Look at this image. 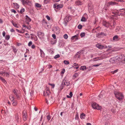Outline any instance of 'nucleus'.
<instances>
[{
  "label": "nucleus",
  "mask_w": 125,
  "mask_h": 125,
  "mask_svg": "<svg viewBox=\"0 0 125 125\" xmlns=\"http://www.w3.org/2000/svg\"><path fill=\"white\" fill-rule=\"evenodd\" d=\"M35 48V46L34 45H32L31 46V48L32 49H34Z\"/></svg>",
  "instance_id": "obj_61"
},
{
  "label": "nucleus",
  "mask_w": 125,
  "mask_h": 125,
  "mask_svg": "<svg viewBox=\"0 0 125 125\" xmlns=\"http://www.w3.org/2000/svg\"><path fill=\"white\" fill-rule=\"evenodd\" d=\"M15 117V119L17 121V122H19L20 119V118L19 116L17 114H16Z\"/></svg>",
  "instance_id": "obj_16"
},
{
  "label": "nucleus",
  "mask_w": 125,
  "mask_h": 125,
  "mask_svg": "<svg viewBox=\"0 0 125 125\" xmlns=\"http://www.w3.org/2000/svg\"><path fill=\"white\" fill-rule=\"evenodd\" d=\"M42 23H45L46 24L47 23V22L45 21L44 19H43L42 21Z\"/></svg>",
  "instance_id": "obj_54"
},
{
  "label": "nucleus",
  "mask_w": 125,
  "mask_h": 125,
  "mask_svg": "<svg viewBox=\"0 0 125 125\" xmlns=\"http://www.w3.org/2000/svg\"><path fill=\"white\" fill-rule=\"evenodd\" d=\"M4 73H5V75H6V76H7V77H8V76H9V74L7 73H3V74Z\"/></svg>",
  "instance_id": "obj_55"
},
{
  "label": "nucleus",
  "mask_w": 125,
  "mask_h": 125,
  "mask_svg": "<svg viewBox=\"0 0 125 125\" xmlns=\"http://www.w3.org/2000/svg\"><path fill=\"white\" fill-rule=\"evenodd\" d=\"M13 92L15 95L17 94V90L16 89H14L13 91Z\"/></svg>",
  "instance_id": "obj_35"
},
{
  "label": "nucleus",
  "mask_w": 125,
  "mask_h": 125,
  "mask_svg": "<svg viewBox=\"0 0 125 125\" xmlns=\"http://www.w3.org/2000/svg\"><path fill=\"white\" fill-rule=\"evenodd\" d=\"M16 97H17V98L18 99H20V96H19L18 95V94H17V95H16Z\"/></svg>",
  "instance_id": "obj_56"
},
{
  "label": "nucleus",
  "mask_w": 125,
  "mask_h": 125,
  "mask_svg": "<svg viewBox=\"0 0 125 125\" xmlns=\"http://www.w3.org/2000/svg\"><path fill=\"white\" fill-rule=\"evenodd\" d=\"M40 52L41 56L42 57H44L45 55L44 53L41 49H40Z\"/></svg>",
  "instance_id": "obj_14"
},
{
  "label": "nucleus",
  "mask_w": 125,
  "mask_h": 125,
  "mask_svg": "<svg viewBox=\"0 0 125 125\" xmlns=\"http://www.w3.org/2000/svg\"><path fill=\"white\" fill-rule=\"evenodd\" d=\"M51 116L50 115H48L47 116V119L48 120H50L51 119Z\"/></svg>",
  "instance_id": "obj_49"
},
{
  "label": "nucleus",
  "mask_w": 125,
  "mask_h": 125,
  "mask_svg": "<svg viewBox=\"0 0 125 125\" xmlns=\"http://www.w3.org/2000/svg\"><path fill=\"white\" fill-rule=\"evenodd\" d=\"M84 51V50H81L79 51L78 52H77V53H78L79 54H80L81 53H83V52H82L83 51Z\"/></svg>",
  "instance_id": "obj_48"
},
{
  "label": "nucleus",
  "mask_w": 125,
  "mask_h": 125,
  "mask_svg": "<svg viewBox=\"0 0 125 125\" xmlns=\"http://www.w3.org/2000/svg\"><path fill=\"white\" fill-rule=\"evenodd\" d=\"M12 23L13 25L15 27L17 28H18L19 27L18 26L17 24L15 23H14L13 21H12Z\"/></svg>",
  "instance_id": "obj_27"
},
{
  "label": "nucleus",
  "mask_w": 125,
  "mask_h": 125,
  "mask_svg": "<svg viewBox=\"0 0 125 125\" xmlns=\"http://www.w3.org/2000/svg\"><path fill=\"white\" fill-rule=\"evenodd\" d=\"M75 4L77 5H81L82 4V2L80 0H77L76 1Z\"/></svg>",
  "instance_id": "obj_15"
},
{
  "label": "nucleus",
  "mask_w": 125,
  "mask_h": 125,
  "mask_svg": "<svg viewBox=\"0 0 125 125\" xmlns=\"http://www.w3.org/2000/svg\"><path fill=\"white\" fill-rule=\"evenodd\" d=\"M46 93L47 95H48L50 94V90L49 89H46Z\"/></svg>",
  "instance_id": "obj_26"
},
{
  "label": "nucleus",
  "mask_w": 125,
  "mask_h": 125,
  "mask_svg": "<svg viewBox=\"0 0 125 125\" xmlns=\"http://www.w3.org/2000/svg\"><path fill=\"white\" fill-rule=\"evenodd\" d=\"M60 57V56L59 54H57L55 55L54 57V58L55 59H57V58H59Z\"/></svg>",
  "instance_id": "obj_38"
},
{
  "label": "nucleus",
  "mask_w": 125,
  "mask_h": 125,
  "mask_svg": "<svg viewBox=\"0 0 125 125\" xmlns=\"http://www.w3.org/2000/svg\"><path fill=\"white\" fill-rule=\"evenodd\" d=\"M119 37L118 35H116L114 36L113 38V40L115 41H117L119 40Z\"/></svg>",
  "instance_id": "obj_11"
},
{
  "label": "nucleus",
  "mask_w": 125,
  "mask_h": 125,
  "mask_svg": "<svg viewBox=\"0 0 125 125\" xmlns=\"http://www.w3.org/2000/svg\"><path fill=\"white\" fill-rule=\"evenodd\" d=\"M78 64H77L76 63H74L73 65L74 66H73L72 67H74V66H75L77 65H78Z\"/></svg>",
  "instance_id": "obj_62"
},
{
  "label": "nucleus",
  "mask_w": 125,
  "mask_h": 125,
  "mask_svg": "<svg viewBox=\"0 0 125 125\" xmlns=\"http://www.w3.org/2000/svg\"><path fill=\"white\" fill-rule=\"evenodd\" d=\"M96 46L99 49H102L104 47V46L101 45H97Z\"/></svg>",
  "instance_id": "obj_23"
},
{
  "label": "nucleus",
  "mask_w": 125,
  "mask_h": 125,
  "mask_svg": "<svg viewBox=\"0 0 125 125\" xmlns=\"http://www.w3.org/2000/svg\"><path fill=\"white\" fill-rule=\"evenodd\" d=\"M116 4V3L115 2H113V1H111V2H109V3H108V4L109 5H107V6H108V5L109 6L110 5H115V4Z\"/></svg>",
  "instance_id": "obj_20"
},
{
  "label": "nucleus",
  "mask_w": 125,
  "mask_h": 125,
  "mask_svg": "<svg viewBox=\"0 0 125 125\" xmlns=\"http://www.w3.org/2000/svg\"><path fill=\"white\" fill-rule=\"evenodd\" d=\"M106 34L104 32H101L100 33H98L96 34V37L98 38H100L102 36H106Z\"/></svg>",
  "instance_id": "obj_5"
},
{
  "label": "nucleus",
  "mask_w": 125,
  "mask_h": 125,
  "mask_svg": "<svg viewBox=\"0 0 125 125\" xmlns=\"http://www.w3.org/2000/svg\"><path fill=\"white\" fill-rule=\"evenodd\" d=\"M49 1V0H44V2L45 3L47 4Z\"/></svg>",
  "instance_id": "obj_53"
},
{
  "label": "nucleus",
  "mask_w": 125,
  "mask_h": 125,
  "mask_svg": "<svg viewBox=\"0 0 125 125\" xmlns=\"http://www.w3.org/2000/svg\"><path fill=\"white\" fill-rule=\"evenodd\" d=\"M52 31L57 34H58L60 33V31L59 28L58 27H53Z\"/></svg>",
  "instance_id": "obj_4"
},
{
  "label": "nucleus",
  "mask_w": 125,
  "mask_h": 125,
  "mask_svg": "<svg viewBox=\"0 0 125 125\" xmlns=\"http://www.w3.org/2000/svg\"><path fill=\"white\" fill-rule=\"evenodd\" d=\"M88 9L89 11H92L93 10V8L92 6L88 5Z\"/></svg>",
  "instance_id": "obj_28"
},
{
  "label": "nucleus",
  "mask_w": 125,
  "mask_h": 125,
  "mask_svg": "<svg viewBox=\"0 0 125 125\" xmlns=\"http://www.w3.org/2000/svg\"><path fill=\"white\" fill-rule=\"evenodd\" d=\"M52 36L54 39H55L56 38V36L55 34H52Z\"/></svg>",
  "instance_id": "obj_51"
},
{
  "label": "nucleus",
  "mask_w": 125,
  "mask_h": 125,
  "mask_svg": "<svg viewBox=\"0 0 125 125\" xmlns=\"http://www.w3.org/2000/svg\"><path fill=\"white\" fill-rule=\"evenodd\" d=\"M22 115L23 119L24 121L26 120L27 119L28 116L27 113L24 110L23 112Z\"/></svg>",
  "instance_id": "obj_3"
},
{
  "label": "nucleus",
  "mask_w": 125,
  "mask_h": 125,
  "mask_svg": "<svg viewBox=\"0 0 125 125\" xmlns=\"http://www.w3.org/2000/svg\"><path fill=\"white\" fill-rule=\"evenodd\" d=\"M0 80H1L2 82L5 84H6L7 83V82L2 77L1 78V79Z\"/></svg>",
  "instance_id": "obj_29"
},
{
  "label": "nucleus",
  "mask_w": 125,
  "mask_h": 125,
  "mask_svg": "<svg viewBox=\"0 0 125 125\" xmlns=\"http://www.w3.org/2000/svg\"><path fill=\"white\" fill-rule=\"evenodd\" d=\"M85 35V33L84 32H82L80 34V36L82 37H84Z\"/></svg>",
  "instance_id": "obj_36"
},
{
  "label": "nucleus",
  "mask_w": 125,
  "mask_h": 125,
  "mask_svg": "<svg viewBox=\"0 0 125 125\" xmlns=\"http://www.w3.org/2000/svg\"><path fill=\"white\" fill-rule=\"evenodd\" d=\"M125 15V11H124V13H120L119 14V16L121 15V16H124Z\"/></svg>",
  "instance_id": "obj_39"
},
{
  "label": "nucleus",
  "mask_w": 125,
  "mask_h": 125,
  "mask_svg": "<svg viewBox=\"0 0 125 125\" xmlns=\"http://www.w3.org/2000/svg\"><path fill=\"white\" fill-rule=\"evenodd\" d=\"M37 35L39 37L40 36L42 37L44 36V33L42 32H37Z\"/></svg>",
  "instance_id": "obj_13"
},
{
  "label": "nucleus",
  "mask_w": 125,
  "mask_h": 125,
  "mask_svg": "<svg viewBox=\"0 0 125 125\" xmlns=\"http://www.w3.org/2000/svg\"><path fill=\"white\" fill-rule=\"evenodd\" d=\"M11 11L12 12H14V13H16V11L14 9H12L11 10Z\"/></svg>",
  "instance_id": "obj_46"
},
{
  "label": "nucleus",
  "mask_w": 125,
  "mask_h": 125,
  "mask_svg": "<svg viewBox=\"0 0 125 125\" xmlns=\"http://www.w3.org/2000/svg\"><path fill=\"white\" fill-rule=\"evenodd\" d=\"M103 25L105 27H108L109 26L110 24L109 22L105 21L103 22Z\"/></svg>",
  "instance_id": "obj_8"
},
{
  "label": "nucleus",
  "mask_w": 125,
  "mask_h": 125,
  "mask_svg": "<svg viewBox=\"0 0 125 125\" xmlns=\"http://www.w3.org/2000/svg\"><path fill=\"white\" fill-rule=\"evenodd\" d=\"M113 25L114 26H114L115 25L116 22L115 21H113Z\"/></svg>",
  "instance_id": "obj_60"
},
{
  "label": "nucleus",
  "mask_w": 125,
  "mask_h": 125,
  "mask_svg": "<svg viewBox=\"0 0 125 125\" xmlns=\"http://www.w3.org/2000/svg\"><path fill=\"white\" fill-rule=\"evenodd\" d=\"M66 19L67 21H64L63 22V24H64L65 26H67V22L68 21H67V18Z\"/></svg>",
  "instance_id": "obj_34"
},
{
  "label": "nucleus",
  "mask_w": 125,
  "mask_h": 125,
  "mask_svg": "<svg viewBox=\"0 0 125 125\" xmlns=\"http://www.w3.org/2000/svg\"><path fill=\"white\" fill-rule=\"evenodd\" d=\"M54 2H58L60 0H52Z\"/></svg>",
  "instance_id": "obj_64"
},
{
  "label": "nucleus",
  "mask_w": 125,
  "mask_h": 125,
  "mask_svg": "<svg viewBox=\"0 0 125 125\" xmlns=\"http://www.w3.org/2000/svg\"><path fill=\"white\" fill-rule=\"evenodd\" d=\"M16 30L18 32H19L20 33L21 32V31H20V30H19L17 29H16Z\"/></svg>",
  "instance_id": "obj_58"
},
{
  "label": "nucleus",
  "mask_w": 125,
  "mask_h": 125,
  "mask_svg": "<svg viewBox=\"0 0 125 125\" xmlns=\"http://www.w3.org/2000/svg\"><path fill=\"white\" fill-rule=\"evenodd\" d=\"M91 105L92 107L95 109L100 110L101 108V106H99L98 104H97L95 102L92 103Z\"/></svg>",
  "instance_id": "obj_2"
},
{
  "label": "nucleus",
  "mask_w": 125,
  "mask_h": 125,
  "mask_svg": "<svg viewBox=\"0 0 125 125\" xmlns=\"http://www.w3.org/2000/svg\"><path fill=\"white\" fill-rule=\"evenodd\" d=\"M12 49H13V51H14V53H16L17 52V49L14 46H12Z\"/></svg>",
  "instance_id": "obj_21"
},
{
  "label": "nucleus",
  "mask_w": 125,
  "mask_h": 125,
  "mask_svg": "<svg viewBox=\"0 0 125 125\" xmlns=\"http://www.w3.org/2000/svg\"><path fill=\"white\" fill-rule=\"evenodd\" d=\"M94 61H96L97 60H99L100 59H99V57H96V58H94Z\"/></svg>",
  "instance_id": "obj_52"
},
{
  "label": "nucleus",
  "mask_w": 125,
  "mask_h": 125,
  "mask_svg": "<svg viewBox=\"0 0 125 125\" xmlns=\"http://www.w3.org/2000/svg\"><path fill=\"white\" fill-rule=\"evenodd\" d=\"M35 6L36 7L38 8H40L41 6L38 3H36Z\"/></svg>",
  "instance_id": "obj_37"
},
{
  "label": "nucleus",
  "mask_w": 125,
  "mask_h": 125,
  "mask_svg": "<svg viewBox=\"0 0 125 125\" xmlns=\"http://www.w3.org/2000/svg\"><path fill=\"white\" fill-rule=\"evenodd\" d=\"M63 63L64 64L67 65L69 64V63L68 61L66 60H64L63 61Z\"/></svg>",
  "instance_id": "obj_32"
},
{
  "label": "nucleus",
  "mask_w": 125,
  "mask_h": 125,
  "mask_svg": "<svg viewBox=\"0 0 125 125\" xmlns=\"http://www.w3.org/2000/svg\"><path fill=\"white\" fill-rule=\"evenodd\" d=\"M5 33L4 31L2 33V35L3 37L5 36Z\"/></svg>",
  "instance_id": "obj_63"
},
{
  "label": "nucleus",
  "mask_w": 125,
  "mask_h": 125,
  "mask_svg": "<svg viewBox=\"0 0 125 125\" xmlns=\"http://www.w3.org/2000/svg\"><path fill=\"white\" fill-rule=\"evenodd\" d=\"M5 38L6 40H8L10 38V36L9 35H6L5 37Z\"/></svg>",
  "instance_id": "obj_31"
},
{
  "label": "nucleus",
  "mask_w": 125,
  "mask_h": 125,
  "mask_svg": "<svg viewBox=\"0 0 125 125\" xmlns=\"http://www.w3.org/2000/svg\"><path fill=\"white\" fill-rule=\"evenodd\" d=\"M49 85L52 86L53 88L54 86L55 85H54V84H51L50 83H49Z\"/></svg>",
  "instance_id": "obj_59"
},
{
  "label": "nucleus",
  "mask_w": 125,
  "mask_h": 125,
  "mask_svg": "<svg viewBox=\"0 0 125 125\" xmlns=\"http://www.w3.org/2000/svg\"><path fill=\"white\" fill-rule=\"evenodd\" d=\"M85 115L83 113H82L80 115V118L82 119H84L85 118Z\"/></svg>",
  "instance_id": "obj_17"
},
{
  "label": "nucleus",
  "mask_w": 125,
  "mask_h": 125,
  "mask_svg": "<svg viewBox=\"0 0 125 125\" xmlns=\"http://www.w3.org/2000/svg\"><path fill=\"white\" fill-rule=\"evenodd\" d=\"M63 37L64 38L66 39L68 37V35L67 34H65L63 36Z\"/></svg>",
  "instance_id": "obj_42"
},
{
  "label": "nucleus",
  "mask_w": 125,
  "mask_h": 125,
  "mask_svg": "<svg viewBox=\"0 0 125 125\" xmlns=\"http://www.w3.org/2000/svg\"><path fill=\"white\" fill-rule=\"evenodd\" d=\"M63 83L61 84V86L59 88V90L61 91L62 89H63Z\"/></svg>",
  "instance_id": "obj_30"
},
{
  "label": "nucleus",
  "mask_w": 125,
  "mask_h": 125,
  "mask_svg": "<svg viewBox=\"0 0 125 125\" xmlns=\"http://www.w3.org/2000/svg\"><path fill=\"white\" fill-rule=\"evenodd\" d=\"M32 44V42L31 41L28 44V46H30Z\"/></svg>",
  "instance_id": "obj_47"
},
{
  "label": "nucleus",
  "mask_w": 125,
  "mask_h": 125,
  "mask_svg": "<svg viewBox=\"0 0 125 125\" xmlns=\"http://www.w3.org/2000/svg\"><path fill=\"white\" fill-rule=\"evenodd\" d=\"M26 19L27 20V21H29V22H30L31 21V19L29 18L28 16L26 15Z\"/></svg>",
  "instance_id": "obj_22"
},
{
  "label": "nucleus",
  "mask_w": 125,
  "mask_h": 125,
  "mask_svg": "<svg viewBox=\"0 0 125 125\" xmlns=\"http://www.w3.org/2000/svg\"><path fill=\"white\" fill-rule=\"evenodd\" d=\"M21 1L23 5L26 4H28L30 3V1L29 0H21Z\"/></svg>",
  "instance_id": "obj_7"
},
{
  "label": "nucleus",
  "mask_w": 125,
  "mask_h": 125,
  "mask_svg": "<svg viewBox=\"0 0 125 125\" xmlns=\"http://www.w3.org/2000/svg\"><path fill=\"white\" fill-rule=\"evenodd\" d=\"M103 96V94L102 93H101L98 97V98L99 100H100L102 98Z\"/></svg>",
  "instance_id": "obj_19"
},
{
  "label": "nucleus",
  "mask_w": 125,
  "mask_h": 125,
  "mask_svg": "<svg viewBox=\"0 0 125 125\" xmlns=\"http://www.w3.org/2000/svg\"><path fill=\"white\" fill-rule=\"evenodd\" d=\"M57 5H58V3H55L53 5V7L54 8L57 9Z\"/></svg>",
  "instance_id": "obj_44"
},
{
  "label": "nucleus",
  "mask_w": 125,
  "mask_h": 125,
  "mask_svg": "<svg viewBox=\"0 0 125 125\" xmlns=\"http://www.w3.org/2000/svg\"><path fill=\"white\" fill-rule=\"evenodd\" d=\"M25 11V10L24 8H22L20 10V13L21 14L23 12H24Z\"/></svg>",
  "instance_id": "obj_33"
},
{
  "label": "nucleus",
  "mask_w": 125,
  "mask_h": 125,
  "mask_svg": "<svg viewBox=\"0 0 125 125\" xmlns=\"http://www.w3.org/2000/svg\"><path fill=\"white\" fill-rule=\"evenodd\" d=\"M78 34H77L73 36L71 38V40L72 41H74L78 39L77 36Z\"/></svg>",
  "instance_id": "obj_6"
},
{
  "label": "nucleus",
  "mask_w": 125,
  "mask_h": 125,
  "mask_svg": "<svg viewBox=\"0 0 125 125\" xmlns=\"http://www.w3.org/2000/svg\"><path fill=\"white\" fill-rule=\"evenodd\" d=\"M69 95H70V96L71 97L73 96V94L72 92H70Z\"/></svg>",
  "instance_id": "obj_57"
},
{
  "label": "nucleus",
  "mask_w": 125,
  "mask_h": 125,
  "mask_svg": "<svg viewBox=\"0 0 125 125\" xmlns=\"http://www.w3.org/2000/svg\"><path fill=\"white\" fill-rule=\"evenodd\" d=\"M62 83H63V84L64 85H66L67 86H68L69 85V82L68 83V81H67L66 80H64L62 81Z\"/></svg>",
  "instance_id": "obj_10"
},
{
  "label": "nucleus",
  "mask_w": 125,
  "mask_h": 125,
  "mask_svg": "<svg viewBox=\"0 0 125 125\" xmlns=\"http://www.w3.org/2000/svg\"><path fill=\"white\" fill-rule=\"evenodd\" d=\"M13 4L14 5V7L15 8L17 9H19L20 7V6L18 4L16 3H13Z\"/></svg>",
  "instance_id": "obj_12"
},
{
  "label": "nucleus",
  "mask_w": 125,
  "mask_h": 125,
  "mask_svg": "<svg viewBox=\"0 0 125 125\" xmlns=\"http://www.w3.org/2000/svg\"><path fill=\"white\" fill-rule=\"evenodd\" d=\"M114 93L116 98L119 100H121L123 99V95L121 93L117 91H115Z\"/></svg>",
  "instance_id": "obj_1"
},
{
  "label": "nucleus",
  "mask_w": 125,
  "mask_h": 125,
  "mask_svg": "<svg viewBox=\"0 0 125 125\" xmlns=\"http://www.w3.org/2000/svg\"><path fill=\"white\" fill-rule=\"evenodd\" d=\"M57 9H58L62 8L63 5L62 4H58V5H57Z\"/></svg>",
  "instance_id": "obj_24"
},
{
  "label": "nucleus",
  "mask_w": 125,
  "mask_h": 125,
  "mask_svg": "<svg viewBox=\"0 0 125 125\" xmlns=\"http://www.w3.org/2000/svg\"><path fill=\"white\" fill-rule=\"evenodd\" d=\"M12 99L11 101H13V102L12 103L13 105L14 106H16L17 104V102L15 100L14 101V98L13 96L12 97Z\"/></svg>",
  "instance_id": "obj_9"
},
{
  "label": "nucleus",
  "mask_w": 125,
  "mask_h": 125,
  "mask_svg": "<svg viewBox=\"0 0 125 125\" xmlns=\"http://www.w3.org/2000/svg\"><path fill=\"white\" fill-rule=\"evenodd\" d=\"M118 71V69H116L114 71H112L111 72L113 74H114L115 73H116Z\"/></svg>",
  "instance_id": "obj_43"
},
{
  "label": "nucleus",
  "mask_w": 125,
  "mask_h": 125,
  "mask_svg": "<svg viewBox=\"0 0 125 125\" xmlns=\"http://www.w3.org/2000/svg\"><path fill=\"white\" fill-rule=\"evenodd\" d=\"M25 35L26 36V38H30L29 35L28 34L26 33L25 34Z\"/></svg>",
  "instance_id": "obj_45"
},
{
  "label": "nucleus",
  "mask_w": 125,
  "mask_h": 125,
  "mask_svg": "<svg viewBox=\"0 0 125 125\" xmlns=\"http://www.w3.org/2000/svg\"><path fill=\"white\" fill-rule=\"evenodd\" d=\"M79 119L78 115L77 113L75 115V119L76 120H78Z\"/></svg>",
  "instance_id": "obj_40"
},
{
  "label": "nucleus",
  "mask_w": 125,
  "mask_h": 125,
  "mask_svg": "<svg viewBox=\"0 0 125 125\" xmlns=\"http://www.w3.org/2000/svg\"><path fill=\"white\" fill-rule=\"evenodd\" d=\"M46 17L47 18V20L48 21L50 20V19H50V17H49L48 15L46 16Z\"/></svg>",
  "instance_id": "obj_50"
},
{
  "label": "nucleus",
  "mask_w": 125,
  "mask_h": 125,
  "mask_svg": "<svg viewBox=\"0 0 125 125\" xmlns=\"http://www.w3.org/2000/svg\"><path fill=\"white\" fill-rule=\"evenodd\" d=\"M82 27V26L81 24H79L78 26V28L79 29H81Z\"/></svg>",
  "instance_id": "obj_41"
},
{
  "label": "nucleus",
  "mask_w": 125,
  "mask_h": 125,
  "mask_svg": "<svg viewBox=\"0 0 125 125\" xmlns=\"http://www.w3.org/2000/svg\"><path fill=\"white\" fill-rule=\"evenodd\" d=\"M87 21V20L85 18V17L83 16L82 17V18L81 20V21Z\"/></svg>",
  "instance_id": "obj_25"
},
{
  "label": "nucleus",
  "mask_w": 125,
  "mask_h": 125,
  "mask_svg": "<svg viewBox=\"0 0 125 125\" xmlns=\"http://www.w3.org/2000/svg\"><path fill=\"white\" fill-rule=\"evenodd\" d=\"M88 68H86L85 66H81L80 68V69L81 70H82L83 71L84 69H87Z\"/></svg>",
  "instance_id": "obj_18"
}]
</instances>
